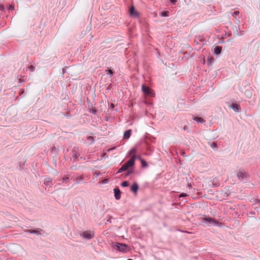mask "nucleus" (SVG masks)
<instances>
[{"label":"nucleus","instance_id":"nucleus-37","mask_svg":"<svg viewBox=\"0 0 260 260\" xmlns=\"http://www.w3.org/2000/svg\"><path fill=\"white\" fill-rule=\"evenodd\" d=\"M170 1L172 5H175L177 2V0H170Z\"/></svg>","mask_w":260,"mask_h":260},{"label":"nucleus","instance_id":"nucleus-12","mask_svg":"<svg viewBox=\"0 0 260 260\" xmlns=\"http://www.w3.org/2000/svg\"><path fill=\"white\" fill-rule=\"evenodd\" d=\"M52 181V178H51L50 177L46 178L44 180V184L46 186H48L49 187H51L53 185Z\"/></svg>","mask_w":260,"mask_h":260},{"label":"nucleus","instance_id":"nucleus-40","mask_svg":"<svg viewBox=\"0 0 260 260\" xmlns=\"http://www.w3.org/2000/svg\"><path fill=\"white\" fill-rule=\"evenodd\" d=\"M178 231L181 232H182V233H191L190 232H187V231H184V230H178Z\"/></svg>","mask_w":260,"mask_h":260},{"label":"nucleus","instance_id":"nucleus-13","mask_svg":"<svg viewBox=\"0 0 260 260\" xmlns=\"http://www.w3.org/2000/svg\"><path fill=\"white\" fill-rule=\"evenodd\" d=\"M222 51V47L220 46H216L213 49V53L215 55H219Z\"/></svg>","mask_w":260,"mask_h":260},{"label":"nucleus","instance_id":"nucleus-1","mask_svg":"<svg viewBox=\"0 0 260 260\" xmlns=\"http://www.w3.org/2000/svg\"><path fill=\"white\" fill-rule=\"evenodd\" d=\"M111 246L114 249L123 253H126L130 250L129 247L124 243L112 242Z\"/></svg>","mask_w":260,"mask_h":260},{"label":"nucleus","instance_id":"nucleus-38","mask_svg":"<svg viewBox=\"0 0 260 260\" xmlns=\"http://www.w3.org/2000/svg\"><path fill=\"white\" fill-rule=\"evenodd\" d=\"M198 40H199V41H200V42H203V41H204V39H203V38H202V37H198Z\"/></svg>","mask_w":260,"mask_h":260},{"label":"nucleus","instance_id":"nucleus-16","mask_svg":"<svg viewBox=\"0 0 260 260\" xmlns=\"http://www.w3.org/2000/svg\"><path fill=\"white\" fill-rule=\"evenodd\" d=\"M132 131V129H128L124 132L123 134V138L124 139H128L131 136Z\"/></svg>","mask_w":260,"mask_h":260},{"label":"nucleus","instance_id":"nucleus-52","mask_svg":"<svg viewBox=\"0 0 260 260\" xmlns=\"http://www.w3.org/2000/svg\"><path fill=\"white\" fill-rule=\"evenodd\" d=\"M128 260H133V259L129 258V259H128Z\"/></svg>","mask_w":260,"mask_h":260},{"label":"nucleus","instance_id":"nucleus-34","mask_svg":"<svg viewBox=\"0 0 260 260\" xmlns=\"http://www.w3.org/2000/svg\"><path fill=\"white\" fill-rule=\"evenodd\" d=\"M187 196V194L185 193H184V192H182L181 193V194H180L179 195V197L180 198H181V197H186Z\"/></svg>","mask_w":260,"mask_h":260},{"label":"nucleus","instance_id":"nucleus-2","mask_svg":"<svg viewBox=\"0 0 260 260\" xmlns=\"http://www.w3.org/2000/svg\"><path fill=\"white\" fill-rule=\"evenodd\" d=\"M136 159V155H133L131 158L126 161L122 166L124 168V170L126 171L130 168H134L135 164V160Z\"/></svg>","mask_w":260,"mask_h":260},{"label":"nucleus","instance_id":"nucleus-27","mask_svg":"<svg viewBox=\"0 0 260 260\" xmlns=\"http://www.w3.org/2000/svg\"><path fill=\"white\" fill-rule=\"evenodd\" d=\"M124 171H126L124 170V168H123V167L121 166V168L119 169V170H118L116 174L121 173Z\"/></svg>","mask_w":260,"mask_h":260},{"label":"nucleus","instance_id":"nucleus-10","mask_svg":"<svg viewBox=\"0 0 260 260\" xmlns=\"http://www.w3.org/2000/svg\"><path fill=\"white\" fill-rule=\"evenodd\" d=\"M138 189H139L138 184L136 182H134L133 184L131 186V191L134 193H137Z\"/></svg>","mask_w":260,"mask_h":260},{"label":"nucleus","instance_id":"nucleus-20","mask_svg":"<svg viewBox=\"0 0 260 260\" xmlns=\"http://www.w3.org/2000/svg\"><path fill=\"white\" fill-rule=\"evenodd\" d=\"M126 171H127L126 173L125 174V176H128L132 174H133L134 172L133 168H130L128 170H127Z\"/></svg>","mask_w":260,"mask_h":260},{"label":"nucleus","instance_id":"nucleus-29","mask_svg":"<svg viewBox=\"0 0 260 260\" xmlns=\"http://www.w3.org/2000/svg\"><path fill=\"white\" fill-rule=\"evenodd\" d=\"M89 111L90 113H91L93 114H95L96 113L97 110L95 108H93L90 109Z\"/></svg>","mask_w":260,"mask_h":260},{"label":"nucleus","instance_id":"nucleus-48","mask_svg":"<svg viewBox=\"0 0 260 260\" xmlns=\"http://www.w3.org/2000/svg\"><path fill=\"white\" fill-rule=\"evenodd\" d=\"M188 128L187 126H184V127H183V129L185 131L186 129H187Z\"/></svg>","mask_w":260,"mask_h":260},{"label":"nucleus","instance_id":"nucleus-32","mask_svg":"<svg viewBox=\"0 0 260 260\" xmlns=\"http://www.w3.org/2000/svg\"><path fill=\"white\" fill-rule=\"evenodd\" d=\"M208 63H211L214 61V59L213 58H208L207 59Z\"/></svg>","mask_w":260,"mask_h":260},{"label":"nucleus","instance_id":"nucleus-8","mask_svg":"<svg viewBox=\"0 0 260 260\" xmlns=\"http://www.w3.org/2000/svg\"><path fill=\"white\" fill-rule=\"evenodd\" d=\"M129 14L131 16L137 17L139 16V13L136 11L134 6H131L129 9Z\"/></svg>","mask_w":260,"mask_h":260},{"label":"nucleus","instance_id":"nucleus-49","mask_svg":"<svg viewBox=\"0 0 260 260\" xmlns=\"http://www.w3.org/2000/svg\"><path fill=\"white\" fill-rule=\"evenodd\" d=\"M136 158H139L140 160V158H142L140 156V155L136 156Z\"/></svg>","mask_w":260,"mask_h":260},{"label":"nucleus","instance_id":"nucleus-4","mask_svg":"<svg viewBox=\"0 0 260 260\" xmlns=\"http://www.w3.org/2000/svg\"><path fill=\"white\" fill-rule=\"evenodd\" d=\"M71 155H72L71 159H73V162L78 161V157L80 156L78 147L75 146L73 147V148L71 151Z\"/></svg>","mask_w":260,"mask_h":260},{"label":"nucleus","instance_id":"nucleus-23","mask_svg":"<svg viewBox=\"0 0 260 260\" xmlns=\"http://www.w3.org/2000/svg\"><path fill=\"white\" fill-rule=\"evenodd\" d=\"M129 183L128 181H124L122 182L121 183V185L123 187H127L129 185Z\"/></svg>","mask_w":260,"mask_h":260},{"label":"nucleus","instance_id":"nucleus-5","mask_svg":"<svg viewBox=\"0 0 260 260\" xmlns=\"http://www.w3.org/2000/svg\"><path fill=\"white\" fill-rule=\"evenodd\" d=\"M142 90L143 92L146 95L150 96H154L155 95L153 91L149 87L146 86L144 84L142 85Z\"/></svg>","mask_w":260,"mask_h":260},{"label":"nucleus","instance_id":"nucleus-44","mask_svg":"<svg viewBox=\"0 0 260 260\" xmlns=\"http://www.w3.org/2000/svg\"><path fill=\"white\" fill-rule=\"evenodd\" d=\"M87 139H88V140H92L93 141V137H91V136H89V137H88L87 138Z\"/></svg>","mask_w":260,"mask_h":260},{"label":"nucleus","instance_id":"nucleus-19","mask_svg":"<svg viewBox=\"0 0 260 260\" xmlns=\"http://www.w3.org/2000/svg\"><path fill=\"white\" fill-rule=\"evenodd\" d=\"M62 180V182H64L65 183H68L70 182V179L68 176L63 177L62 178L59 179V180Z\"/></svg>","mask_w":260,"mask_h":260},{"label":"nucleus","instance_id":"nucleus-30","mask_svg":"<svg viewBox=\"0 0 260 260\" xmlns=\"http://www.w3.org/2000/svg\"><path fill=\"white\" fill-rule=\"evenodd\" d=\"M9 10L13 11L14 10V6L13 5H10L8 8Z\"/></svg>","mask_w":260,"mask_h":260},{"label":"nucleus","instance_id":"nucleus-50","mask_svg":"<svg viewBox=\"0 0 260 260\" xmlns=\"http://www.w3.org/2000/svg\"><path fill=\"white\" fill-rule=\"evenodd\" d=\"M182 155L184 157L186 156V155H185V152H183V153H182Z\"/></svg>","mask_w":260,"mask_h":260},{"label":"nucleus","instance_id":"nucleus-45","mask_svg":"<svg viewBox=\"0 0 260 260\" xmlns=\"http://www.w3.org/2000/svg\"><path fill=\"white\" fill-rule=\"evenodd\" d=\"M80 158L81 159V160H85V158L83 156H81L80 157Z\"/></svg>","mask_w":260,"mask_h":260},{"label":"nucleus","instance_id":"nucleus-17","mask_svg":"<svg viewBox=\"0 0 260 260\" xmlns=\"http://www.w3.org/2000/svg\"><path fill=\"white\" fill-rule=\"evenodd\" d=\"M193 119L199 123H203L205 122V120L203 118L199 116L193 117Z\"/></svg>","mask_w":260,"mask_h":260},{"label":"nucleus","instance_id":"nucleus-31","mask_svg":"<svg viewBox=\"0 0 260 260\" xmlns=\"http://www.w3.org/2000/svg\"><path fill=\"white\" fill-rule=\"evenodd\" d=\"M51 152H55V155L57 154V150H56V148L55 147H53L51 149Z\"/></svg>","mask_w":260,"mask_h":260},{"label":"nucleus","instance_id":"nucleus-43","mask_svg":"<svg viewBox=\"0 0 260 260\" xmlns=\"http://www.w3.org/2000/svg\"><path fill=\"white\" fill-rule=\"evenodd\" d=\"M249 214H251V215H254L255 214V212L254 211H250L249 213Z\"/></svg>","mask_w":260,"mask_h":260},{"label":"nucleus","instance_id":"nucleus-36","mask_svg":"<svg viewBox=\"0 0 260 260\" xmlns=\"http://www.w3.org/2000/svg\"><path fill=\"white\" fill-rule=\"evenodd\" d=\"M77 168V167H76V166L73 165V166H71V167H70V169H71V170H76V169H77V168Z\"/></svg>","mask_w":260,"mask_h":260},{"label":"nucleus","instance_id":"nucleus-47","mask_svg":"<svg viewBox=\"0 0 260 260\" xmlns=\"http://www.w3.org/2000/svg\"><path fill=\"white\" fill-rule=\"evenodd\" d=\"M111 87H112L111 84L109 85V86L107 88V89H110L111 88Z\"/></svg>","mask_w":260,"mask_h":260},{"label":"nucleus","instance_id":"nucleus-3","mask_svg":"<svg viewBox=\"0 0 260 260\" xmlns=\"http://www.w3.org/2000/svg\"><path fill=\"white\" fill-rule=\"evenodd\" d=\"M202 220L203 222L205 223H208L209 224H213L214 225H217L218 226H221L222 224L221 222H219L214 218H212L209 217L203 218Z\"/></svg>","mask_w":260,"mask_h":260},{"label":"nucleus","instance_id":"nucleus-22","mask_svg":"<svg viewBox=\"0 0 260 260\" xmlns=\"http://www.w3.org/2000/svg\"><path fill=\"white\" fill-rule=\"evenodd\" d=\"M105 72L107 75H110V76H112L113 75L114 72L113 71L110 69H108L105 70Z\"/></svg>","mask_w":260,"mask_h":260},{"label":"nucleus","instance_id":"nucleus-51","mask_svg":"<svg viewBox=\"0 0 260 260\" xmlns=\"http://www.w3.org/2000/svg\"><path fill=\"white\" fill-rule=\"evenodd\" d=\"M23 80L21 79H19V82H22Z\"/></svg>","mask_w":260,"mask_h":260},{"label":"nucleus","instance_id":"nucleus-28","mask_svg":"<svg viewBox=\"0 0 260 260\" xmlns=\"http://www.w3.org/2000/svg\"><path fill=\"white\" fill-rule=\"evenodd\" d=\"M27 69L30 70V72H34L35 71V68L32 65H30L27 67Z\"/></svg>","mask_w":260,"mask_h":260},{"label":"nucleus","instance_id":"nucleus-24","mask_svg":"<svg viewBox=\"0 0 260 260\" xmlns=\"http://www.w3.org/2000/svg\"><path fill=\"white\" fill-rule=\"evenodd\" d=\"M169 12L167 11H164L160 14V16L162 17H167L169 16Z\"/></svg>","mask_w":260,"mask_h":260},{"label":"nucleus","instance_id":"nucleus-42","mask_svg":"<svg viewBox=\"0 0 260 260\" xmlns=\"http://www.w3.org/2000/svg\"><path fill=\"white\" fill-rule=\"evenodd\" d=\"M108 157L107 154L106 153H104L103 155V158H106Z\"/></svg>","mask_w":260,"mask_h":260},{"label":"nucleus","instance_id":"nucleus-18","mask_svg":"<svg viewBox=\"0 0 260 260\" xmlns=\"http://www.w3.org/2000/svg\"><path fill=\"white\" fill-rule=\"evenodd\" d=\"M141 166L142 168H146L148 167V164L146 161L142 158H140Z\"/></svg>","mask_w":260,"mask_h":260},{"label":"nucleus","instance_id":"nucleus-15","mask_svg":"<svg viewBox=\"0 0 260 260\" xmlns=\"http://www.w3.org/2000/svg\"><path fill=\"white\" fill-rule=\"evenodd\" d=\"M38 230L40 229H38L37 230H27L25 231V232L26 233L34 234L37 235H41V233Z\"/></svg>","mask_w":260,"mask_h":260},{"label":"nucleus","instance_id":"nucleus-35","mask_svg":"<svg viewBox=\"0 0 260 260\" xmlns=\"http://www.w3.org/2000/svg\"><path fill=\"white\" fill-rule=\"evenodd\" d=\"M107 182H108V180L105 179H103V180H102L101 182H100V183L104 184V183H107Z\"/></svg>","mask_w":260,"mask_h":260},{"label":"nucleus","instance_id":"nucleus-46","mask_svg":"<svg viewBox=\"0 0 260 260\" xmlns=\"http://www.w3.org/2000/svg\"><path fill=\"white\" fill-rule=\"evenodd\" d=\"M66 72V70L64 68L62 69V73L64 74Z\"/></svg>","mask_w":260,"mask_h":260},{"label":"nucleus","instance_id":"nucleus-21","mask_svg":"<svg viewBox=\"0 0 260 260\" xmlns=\"http://www.w3.org/2000/svg\"><path fill=\"white\" fill-rule=\"evenodd\" d=\"M208 143L210 146V147L213 149H215L217 147V145L215 142H208Z\"/></svg>","mask_w":260,"mask_h":260},{"label":"nucleus","instance_id":"nucleus-33","mask_svg":"<svg viewBox=\"0 0 260 260\" xmlns=\"http://www.w3.org/2000/svg\"><path fill=\"white\" fill-rule=\"evenodd\" d=\"M109 107L111 109H114V108H115V105L113 103H111L109 105Z\"/></svg>","mask_w":260,"mask_h":260},{"label":"nucleus","instance_id":"nucleus-6","mask_svg":"<svg viewBox=\"0 0 260 260\" xmlns=\"http://www.w3.org/2000/svg\"><path fill=\"white\" fill-rule=\"evenodd\" d=\"M237 175L240 181H244L245 179H247L249 176L248 174L244 170H240Z\"/></svg>","mask_w":260,"mask_h":260},{"label":"nucleus","instance_id":"nucleus-14","mask_svg":"<svg viewBox=\"0 0 260 260\" xmlns=\"http://www.w3.org/2000/svg\"><path fill=\"white\" fill-rule=\"evenodd\" d=\"M84 180V177L83 175H80L76 177L74 180V184H77L82 182Z\"/></svg>","mask_w":260,"mask_h":260},{"label":"nucleus","instance_id":"nucleus-39","mask_svg":"<svg viewBox=\"0 0 260 260\" xmlns=\"http://www.w3.org/2000/svg\"><path fill=\"white\" fill-rule=\"evenodd\" d=\"M194 42L195 43H196L197 44H198L199 43V40L198 39V37H196V39H194Z\"/></svg>","mask_w":260,"mask_h":260},{"label":"nucleus","instance_id":"nucleus-41","mask_svg":"<svg viewBox=\"0 0 260 260\" xmlns=\"http://www.w3.org/2000/svg\"><path fill=\"white\" fill-rule=\"evenodd\" d=\"M5 9V7L3 5H0V10L3 11Z\"/></svg>","mask_w":260,"mask_h":260},{"label":"nucleus","instance_id":"nucleus-7","mask_svg":"<svg viewBox=\"0 0 260 260\" xmlns=\"http://www.w3.org/2000/svg\"><path fill=\"white\" fill-rule=\"evenodd\" d=\"M80 235L87 239H91L94 236L93 233L88 231L83 232Z\"/></svg>","mask_w":260,"mask_h":260},{"label":"nucleus","instance_id":"nucleus-26","mask_svg":"<svg viewBox=\"0 0 260 260\" xmlns=\"http://www.w3.org/2000/svg\"><path fill=\"white\" fill-rule=\"evenodd\" d=\"M136 151H137V150H136V149L135 148H133L129 151V153L131 154H133L134 155H135V154L136 153Z\"/></svg>","mask_w":260,"mask_h":260},{"label":"nucleus","instance_id":"nucleus-11","mask_svg":"<svg viewBox=\"0 0 260 260\" xmlns=\"http://www.w3.org/2000/svg\"><path fill=\"white\" fill-rule=\"evenodd\" d=\"M230 107L235 112H239L241 110L240 105L237 103H233Z\"/></svg>","mask_w":260,"mask_h":260},{"label":"nucleus","instance_id":"nucleus-25","mask_svg":"<svg viewBox=\"0 0 260 260\" xmlns=\"http://www.w3.org/2000/svg\"><path fill=\"white\" fill-rule=\"evenodd\" d=\"M233 16L234 17H235L236 19L237 18V17L239 16V11H234L233 14H232Z\"/></svg>","mask_w":260,"mask_h":260},{"label":"nucleus","instance_id":"nucleus-9","mask_svg":"<svg viewBox=\"0 0 260 260\" xmlns=\"http://www.w3.org/2000/svg\"><path fill=\"white\" fill-rule=\"evenodd\" d=\"M114 197L116 200H118L121 197V191L118 187L114 188Z\"/></svg>","mask_w":260,"mask_h":260}]
</instances>
